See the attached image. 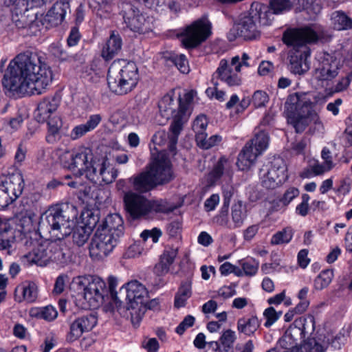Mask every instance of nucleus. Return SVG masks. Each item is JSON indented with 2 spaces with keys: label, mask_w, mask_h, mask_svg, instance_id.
Returning <instances> with one entry per match:
<instances>
[{
  "label": "nucleus",
  "mask_w": 352,
  "mask_h": 352,
  "mask_svg": "<svg viewBox=\"0 0 352 352\" xmlns=\"http://www.w3.org/2000/svg\"><path fill=\"white\" fill-rule=\"evenodd\" d=\"M38 197V195L35 194L30 203L26 201L29 208L23 214V263L41 267L50 261L65 263L69 259V251L57 247L56 242L43 239L36 230L38 219L34 202Z\"/></svg>",
  "instance_id": "nucleus-1"
},
{
  "label": "nucleus",
  "mask_w": 352,
  "mask_h": 352,
  "mask_svg": "<svg viewBox=\"0 0 352 352\" xmlns=\"http://www.w3.org/2000/svg\"><path fill=\"white\" fill-rule=\"evenodd\" d=\"M77 216L78 210L74 205L53 206L42 214L40 228L48 232L49 240L56 242L57 247L69 251L65 239L74 231Z\"/></svg>",
  "instance_id": "nucleus-2"
},
{
  "label": "nucleus",
  "mask_w": 352,
  "mask_h": 352,
  "mask_svg": "<svg viewBox=\"0 0 352 352\" xmlns=\"http://www.w3.org/2000/svg\"><path fill=\"white\" fill-rule=\"evenodd\" d=\"M52 68L38 52L30 48L23 52V96L41 95L52 84Z\"/></svg>",
  "instance_id": "nucleus-3"
},
{
  "label": "nucleus",
  "mask_w": 352,
  "mask_h": 352,
  "mask_svg": "<svg viewBox=\"0 0 352 352\" xmlns=\"http://www.w3.org/2000/svg\"><path fill=\"white\" fill-rule=\"evenodd\" d=\"M319 31L316 26H304L289 29L283 35V41L287 46L292 47L295 52L289 54V69L295 74H303L308 67L303 59L310 55L308 44L316 43L319 39Z\"/></svg>",
  "instance_id": "nucleus-4"
},
{
  "label": "nucleus",
  "mask_w": 352,
  "mask_h": 352,
  "mask_svg": "<svg viewBox=\"0 0 352 352\" xmlns=\"http://www.w3.org/2000/svg\"><path fill=\"white\" fill-rule=\"evenodd\" d=\"M70 155V160L64 162V167L68 168L76 176L85 174L86 177L95 184H108L117 177L109 160L103 155Z\"/></svg>",
  "instance_id": "nucleus-5"
},
{
  "label": "nucleus",
  "mask_w": 352,
  "mask_h": 352,
  "mask_svg": "<svg viewBox=\"0 0 352 352\" xmlns=\"http://www.w3.org/2000/svg\"><path fill=\"white\" fill-rule=\"evenodd\" d=\"M272 14L268 6L260 3H253L249 11L241 14L239 21L234 24L228 34L230 41L237 37L244 40H253L260 36L258 25L270 24Z\"/></svg>",
  "instance_id": "nucleus-6"
},
{
  "label": "nucleus",
  "mask_w": 352,
  "mask_h": 352,
  "mask_svg": "<svg viewBox=\"0 0 352 352\" xmlns=\"http://www.w3.org/2000/svg\"><path fill=\"white\" fill-rule=\"evenodd\" d=\"M311 95L308 93L291 94L286 104L291 109L288 114V122L297 133H301L309 125L314 124L315 129L322 127V122L311 101Z\"/></svg>",
  "instance_id": "nucleus-7"
},
{
  "label": "nucleus",
  "mask_w": 352,
  "mask_h": 352,
  "mask_svg": "<svg viewBox=\"0 0 352 352\" xmlns=\"http://www.w3.org/2000/svg\"><path fill=\"white\" fill-rule=\"evenodd\" d=\"M138 80V69L133 62L124 59L114 60L109 68L108 86L116 94L123 95L131 91Z\"/></svg>",
  "instance_id": "nucleus-8"
},
{
  "label": "nucleus",
  "mask_w": 352,
  "mask_h": 352,
  "mask_svg": "<svg viewBox=\"0 0 352 352\" xmlns=\"http://www.w3.org/2000/svg\"><path fill=\"white\" fill-rule=\"evenodd\" d=\"M60 104V98L57 96L43 98L35 111V118L38 122H47L48 133L46 140L54 143L59 138L60 129L63 126L61 118L56 114Z\"/></svg>",
  "instance_id": "nucleus-9"
},
{
  "label": "nucleus",
  "mask_w": 352,
  "mask_h": 352,
  "mask_svg": "<svg viewBox=\"0 0 352 352\" xmlns=\"http://www.w3.org/2000/svg\"><path fill=\"white\" fill-rule=\"evenodd\" d=\"M123 201L126 213L133 219H140L153 212L163 211V206L159 201L149 199L145 195L131 190L124 192Z\"/></svg>",
  "instance_id": "nucleus-10"
},
{
  "label": "nucleus",
  "mask_w": 352,
  "mask_h": 352,
  "mask_svg": "<svg viewBox=\"0 0 352 352\" xmlns=\"http://www.w3.org/2000/svg\"><path fill=\"white\" fill-rule=\"evenodd\" d=\"M74 283L83 287L85 309H95L102 305L104 296L108 294L104 280L98 276H78Z\"/></svg>",
  "instance_id": "nucleus-11"
},
{
  "label": "nucleus",
  "mask_w": 352,
  "mask_h": 352,
  "mask_svg": "<svg viewBox=\"0 0 352 352\" xmlns=\"http://www.w3.org/2000/svg\"><path fill=\"white\" fill-rule=\"evenodd\" d=\"M249 59L250 56L246 53H243L241 58L239 56L232 57L230 63L226 59H221L212 75V81L217 78L229 87L240 85L242 80L239 74L243 66L250 67Z\"/></svg>",
  "instance_id": "nucleus-12"
},
{
  "label": "nucleus",
  "mask_w": 352,
  "mask_h": 352,
  "mask_svg": "<svg viewBox=\"0 0 352 352\" xmlns=\"http://www.w3.org/2000/svg\"><path fill=\"white\" fill-rule=\"evenodd\" d=\"M1 84L5 95L12 99L22 98V52L10 60Z\"/></svg>",
  "instance_id": "nucleus-13"
},
{
  "label": "nucleus",
  "mask_w": 352,
  "mask_h": 352,
  "mask_svg": "<svg viewBox=\"0 0 352 352\" xmlns=\"http://www.w3.org/2000/svg\"><path fill=\"white\" fill-rule=\"evenodd\" d=\"M122 287L126 289V299L131 303V322L134 326H138L144 316L143 305L148 297V292L146 287L137 280L128 282Z\"/></svg>",
  "instance_id": "nucleus-14"
},
{
  "label": "nucleus",
  "mask_w": 352,
  "mask_h": 352,
  "mask_svg": "<svg viewBox=\"0 0 352 352\" xmlns=\"http://www.w3.org/2000/svg\"><path fill=\"white\" fill-rule=\"evenodd\" d=\"M211 33V23L206 18H201L184 28L179 37L185 48L192 49L204 42Z\"/></svg>",
  "instance_id": "nucleus-15"
},
{
  "label": "nucleus",
  "mask_w": 352,
  "mask_h": 352,
  "mask_svg": "<svg viewBox=\"0 0 352 352\" xmlns=\"http://www.w3.org/2000/svg\"><path fill=\"white\" fill-rule=\"evenodd\" d=\"M195 95V91H189L178 100L179 110L176 117H175V122L171 123L170 126V130L172 133V135L168 142V148L170 153L175 152L178 135L182 131L184 125L189 119L191 114L190 104L193 100Z\"/></svg>",
  "instance_id": "nucleus-16"
},
{
  "label": "nucleus",
  "mask_w": 352,
  "mask_h": 352,
  "mask_svg": "<svg viewBox=\"0 0 352 352\" xmlns=\"http://www.w3.org/2000/svg\"><path fill=\"white\" fill-rule=\"evenodd\" d=\"M341 68L340 59L333 54H322L318 58V65L314 73V80L318 86L327 87L338 75Z\"/></svg>",
  "instance_id": "nucleus-17"
},
{
  "label": "nucleus",
  "mask_w": 352,
  "mask_h": 352,
  "mask_svg": "<svg viewBox=\"0 0 352 352\" xmlns=\"http://www.w3.org/2000/svg\"><path fill=\"white\" fill-rule=\"evenodd\" d=\"M120 238L97 228L89 244V256L94 261L106 258L116 248Z\"/></svg>",
  "instance_id": "nucleus-18"
},
{
  "label": "nucleus",
  "mask_w": 352,
  "mask_h": 352,
  "mask_svg": "<svg viewBox=\"0 0 352 352\" xmlns=\"http://www.w3.org/2000/svg\"><path fill=\"white\" fill-rule=\"evenodd\" d=\"M146 168L157 186L166 184L175 177L173 164L167 155H156Z\"/></svg>",
  "instance_id": "nucleus-19"
},
{
  "label": "nucleus",
  "mask_w": 352,
  "mask_h": 352,
  "mask_svg": "<svg viewBox=\"0 0 352 352\" xmlns=\"http://www.w3.org/2000/svg\"><path fill=\"white\" fill-rule=\"evenodd\" d=\"M122 15L127 27L134 32L145 34L152 30L148 18L131 3L122 4Z\"/></svg>",
  "instance_id": "nucleus-20"
},
{
  "label": "nucleus",
  "mask_w": 352,
  "mask_h": 352,
  "mask_svg": "<svg viewBox=\"0 0 352 352\" xmlns=\"http://www.w3.org/2000/svg\"><path fill=\"white\" fill-rule=\"evenodd\" d=\"M97 324V318L94 314L84 315L76 318L69 325L67 340L73 342L86 332L91 331Z\"/></svg>",
  "instance_id": "nucleus-21"
},
{
  "label": "nucleus",
  "mask_w": 352,
  "mask_h": 352,
  "mask_svg": "<svg viewBox=\"0 0 352 352\" xmlns=\"http://www.w3.org/2000/svg\"><path fill=\"white\" fill-rule=\"evenodd\" d=\"M67 12H70V5L67 0L56 1L43 15L45 28H51L61 25L65 19Z\"/></svg>",
  "instance_id": "nucleus-22"
},
{
  "label": "nucleus",
  "mask_w": 352,
  "mask_h": 352,
  "mask_svg": "<svg viewBox=\"0 0 352 352\" xmlns=\"http://www.w3.org/2000/svg\"><path fill=\"white\" fill-rule=\"evenodd\" d=\"M23 34L35 36L41 34L43 28L45 27L43 14H39L34 9H27L23 13Z\"/></svg>",
  "instance_id": "nucleus-23"
},
{
  "label": "nucleus",
  "mask_w": 352,
  "mask_h": 352,
  "mask_svg": "<svg viewBox=\"0 0 352 352\" xmlns=\"http://www.w3.org/2000/svg\"><path fill=\"white\" fill-rule=\"evenodd\" d=\"M274 166H279V175L271 177L264 173H261V184L263 187L273 189L284 183L288 178L287 165L281 155H273Z\"/></svg>",
  "instance_id": "nucleus-24"
},
{
  "label": "nucleus",
  "mask_w": 352,
  "mask_h": 352,
  "mask_svg": "<svg viewBox=\"0 0 352 352\" xmlns=\"http://www.w3.org/2000/svg\"><path fill=\"white\" fill-rule=\"evenodd\" d=\"M158 107L160 114L164 118L165 121L172 118V123L175 122V117H176L179 110V103L178 100L175 99L173 92H170L164 96L159 101Z\"/></svg>",
  "instance_id": "nucleus-25"
},
{
  "label": "nucleus",
  "mask_w": 352,
  "mask_h": 352,
  "mask_svg": "<svg viewBox=\"0 0 352 352\" xmlns=\"http://www.w3.org/2000/svg\"><path fill=\"white\" fill-rule=\"evenodd\" d=\"M128 180L133 190H135V192L140 194L149 192L157 187L146 169L144 171L133 175Z\"/></svg>",
  "instance_id": "nucleus-26"
},
{
  "label": "nucleus",
  "mask_w": 352,
  "mask_h": 352,
  "mask_svg": "<svg viewBox=\"0 0 352 352\" xmlns=\"http://www.w3.org/2000/svg\"><path fill=\"white\" fill-rule=\"evenodd\" d=\"M269 145V136L267 133L261 131L248 142L242 148L241 154H261Z\"/></svg>",
  "instance_id": "nucleus-27"
},
{
  "label": "nucleus",
  "mask_w": 352,
  "mask_h": 352,
  "mask_svg": "<svg viewBox=\"0 0 352 352\" xmlns=\"http://www.w3.org/2000/svg\"><path fill=\"white\" fill-rule=\"evenodd\" d=\"M123 224V219L120 214L116 213L111 214L105 218L104 221L99 225L98 228L120 239L124 234Z\"/></svg>",
  "instance_id": "nucleus-28"
},
{
  "label": "nucleus",
  "mask_w": 352,
  "mask_h": 352,
  "mask_svg": "<svg viewBox=\"0 0 352 352\" xmlns=\"http://www.w3.org/2000/svg\"><path fill=\"white\" fill-rule=\"evenodd\" d=\"M308 162L318 176L329 172L335 166L332 155H320L318 158L312 157L308 160Z\"/></svg>",
  "instance_id": "nucleus-29"
},
{
  "label": "nucleus",
  "mask_w": 352,
  "mask_h": 352,
  "mask_svg": "<svg viewBox=\"0 0 352 352\" xmlns=\"http://www.w3.org/2000/svg\"><path fill=\"white\" fill-rule=\"evenodd\" d=\"M122 44L120 36L112 32L102 48V56L107 60L112 59L120 51Z\"/></svg>",
  "instance_id": "nucleus-30"
},
{
  "label": "nucleus",
  "mask_w": 352,
  "mask_h": 352,
  "mask_svg": "<svg viewBox=\"0 0 352 352\" xmlns=\"http://www.w3.org/2000/svg\"><path fill=\"white\" fill-rule=\"evenodd\" d=\"M260 327V322L255 316H245L237 321V330L246 336H252Z\"/></svg>",
  "instance_id": "nucleus-31"
},
{
  "label": "nucleus",
  "mask_w": 352,
  "mask_h": 352,
  "mask_svg": "<svg viewBox=\"0 0 352 352\" xmlns=\"http://www.w3.org/2000/svg\"><path fill=\"white\" fill-rule=\"evenodd\" d=\"M232 166V162L227 157H221L210 173L212 182L217 181L223 175H230Z\"/></svg>",
  "instance_id": "nucleus-32"
},
{
  "label": "nucleus",
  "mask_w": 352,
  "mask_h": 352,
  "mask_svg": "<svg viewBox=\"0 0 352 352\" xmlns=\"http://www.w3.org/2000/svg\"><path fill=\"white\" fill-rule=\"evenodd\" d=\"M192 295V282L187 279L182 282L175 296V306L177 308L186 305L187 300Z\"/></svg>",
  "instance_id": "nucleus-33"
},
{
  "label": "nucleus",
  "mask_w": 352,
  "mask_h": 352,
  "mask_svg": "<svg viewBox=\"0 0 352 352\" xmlns=\"http://www.w3.org/2000/svg\"><path fill=\"white\" fill-rule=\"evenodd\" d=\"M0 3L6 7L10 8L11 17L16 26L21 28L22 21V0H0Z\"/></svg>",
  "instance_id": "nucleus-34"
},
{
  "label": "nucleus",
  "mask_w": 352,
  "mask_h": 352,
  "mask_svg": "<svg viewBox=\"0 0 352 352\" xmlns=\"http://www.w3.org/2000/svg\"><path fill=\"white\" fill-rule=\"evenodd\" d=\"M333 28L337 30H345L352 28V19L340 11L334 12L331 15Z\"/></svg>",
  "instance_id": "nucleus-35"
},
{
  "label": "nucleus",
  "mask_w": 352,
  "mask_h": 352,
  "mask_svg": "<svg viewBox=\"0 0 352 352\" xmlns=\"http://www.w3.org/2000/svg\"><path fill=\"white\" fill-rule=\"evenodd\" d=\"M92 229L89 226H76L73 232V241L78 247L84 245L89 239Z\"/></svg>",
  "instance_id": "nucleus-36"
},
{
  "label": "nucleus",
  "mask_w": 352,
  "mask_h": 352,
  "mask_svg": "<svg viewBox=\"0 0 352 352\" xmlns=\"http://www.w3.org/2000/svg\"><path fill=\"white\" fill-rule=\"evenodd\" d=\"M10 177L5 175H0V206L4 207L13 201V199L8 195L10 188Z\"/></svg>",
  "instance_id": "nucleus-37"
},
{
  "label": "nucleus",
  "mask_w": 352,
  "mask_h": 352,
  "mask_svg": "<svg viewBox=\"0 0 352 352\" xmlns=\"http://www.w3.org/2000/svg\"><path fill=\"white\" fill-rule=\"evenodd\" d=\"M294 232L292 228L287 227L276 232L271 238L272 245H283L289 243L292 239Z\"/></svg>",
  "instance_id": "nucleus-38"
},
{
  "label": "nucleus",
  "mask_w": 352,
  "mask_h": 352,
  "mask_svg": "<svg viewBox=\"0 0 352 352\" xmlns=\"http://www.w3.org/2000/svg\"><path fill=\"white\" fill-rule=\"evenodd\" d=\"M333 272L331 270H322L315 278L314 287L316 290H322L331 283Z\"/></svg>",
  "instance_id": "nucleus-39"
},
{
  "label": "nucleus",
  "mask_w": 352,
  "mask_h": 352,
  "mask_svg": "<svg viewBox=\"0 0 352 352\" xmlns=\"http://www.w3.org/2000/svg\"><path fill=\"white\" fill-rule=\"evenodd\" d=\"M292 6L289 0H271L268 8L270 12L273 15V14H278L289 10L292 8Z\"/></svg>",
  "instance_id": "nucleus-40"
},
{
  "label": "nucleus",
  "mask_w": 352,
  "mask_h": 352,
  "mask_svg": "<svg viewBox=\"0 0 352 352\" xmlns=\"http://www.w3.org/2000/svg\"><path fill=\"white\" fill-rule=\"evenodd\" d=\"M222 140L221 136L219 135H212L209 138H207V134H204L202 136H199L196 140L197 144L199 147L203 149H209L221 142Z\"/></svg>",
  "instance_id": "nucleus-41"
},
{
  "label": "nucleus",
  "mask_w": 352,
  "mask_h": 352,
  "mask_svg": "<svg viewBox=\"0 0 352 352\" xmlns=\"http://www.w3.org/2000/svg\"><path fill=\"white\" fill-rule=\"evenodd\" d=\"M245 218V209L241 202H238L232 206V219L235 227L241 226Z\"/></svg>",
  "instance_id": "nucleus-42"
},
{
  "label": "nucleus",
  "mask_w": 352,
  "mask_h": 352,
  "mask_svg": "<svg viewBox=\"0 0 352 352\" xmlns=\"http://www.w3.org/2000/svg\"><path fill=\"white\" fill-rule=\"evenodd\" d=\"M236 340V333L231 329L223 331L219 339L221 344L226 352L233 347Z\"/></svg>",
  "instance_id": "nucleus-43"
},
{
  "label": "nucleus",
  "mask_w": 352,
  "mask_h": 352,
  "mask_svg": "<svg viewBox=\"0 0 352 352\" xmlns=\"http://www.w3.org/2000/svg\"><path fill=\"white\" fill-rule=\"evenodd\" d=\"M208 120L204 115H200L196 118L193 122L192 130L195 133L196 140L199 136H202L206 134V130L208 126Z\"/></svg>",
  "instance_id": "nucleus-44"
},
{
  "label": "nucleus",
  "mask_w": 352,
  "mask_h": 352,
  "mask_svg": "<svg viewBox=\"0 0 352 352\" xmlns=\"http://www.w3.org/2000/svg\"><path fill=\"white\" fill-rule=\"evenodd\" d=\"M38 298V288L33 282L26 283L23 285V300L28 302H34Z\"/></svg>",
  "instance_id": "nucleus-45"
},
{
  "label": "nucleus",
  "mask_w": 352,
  "mask_h": 352,
  "mask_svg": "<svg viewBox=\"0 0 352 352\" xmlns=\"http://www.w3.org/2000/svg\"><path fill=\"white\" fill-rule=\"evenodd\" d=\"M172 62L183 74H188L190 71L188 61L184 54H174L171 57Z\"/></svg>",
  "instance_id": "nucleus-46"
},
{
  "label": "nucleus",
  "mask_w": 352,
  "mask_h": 352,
  "mask_svg": "<svg viewBox=\"0 0 352 352\" xmlns=\"http://www.w3.org/2000/svg\"><path fill=\"white\" fill-rule=\"evenodd\" d=\"M257 155H239L236 164L241 170H248L256 162Z\"/></svg>",
  "instance_id": "nucleus-47"
},
{
  "label": "nucleus",
  "mask_w": 352,
  "mask_h": 352,
  "mask_svg": "<svg viewBox=\"0 0 352 352\" xmlns=\"http://www.w3.org/2000/svg\"><path fill=\"white\" fill-rule=\"evenodd\" d=\"M281 314V311L277 312L272 307L266 309L263 313V315L266 318V321L264 324L265 327H271L278 320Z\"/></svg>",
  "instance_id": "nucleus-48"
},
{
  "label": "nucleus",
  "mask_w": 352,
  "mask_h": 352,
  "mask_svg": "<svg viewBox=\"0 0 352 352\" xmlns=\"http://www.w3.org/2000/svg\"><path fill=\"white\" fill-rule=\"evenodd\" d=\"M177 255V248L168 247L164 250L163 254L161 256L160 261L170 267L173 263Z\"/></svg>",
  "instance_id": "nucleus-49"
},
{
  "label": "nucleus",
  "mask_w": 352,
  "mask_h": 352,
  "mask_svg": "<svg viewBox=\"0 0 352 352\" xmlns=\"http://www.w3.org/2000/svg\"><path fill=\"white\" fill-rule=\"evenodd\" d=\"M241 267L243 274L246 276H253L258 270V263L252 259L242 261Z\"/></svg>",
  "instance_id": "nucleus-50"
},
{
  "label": "nucleus",
  "mask_w": 352,
  "mask_h": 352,
  "mask_svg": "<svg viewBox=\"0 0 352 352\" xmlns=\"http://www.w3.org/2000/svg\"><path fill=\"white\" fill-rule=\"evenodd\" d=\"M50 52L56 58L61 60H69L72 56L67 54L62 46L58 43H53L50 47Z\"/></svg>",
  "instance_id": "nucleus-51"
},
{
  "label": "nucleus",
  "mask_w": 352,
  "mask_h": 352,
  "mask_svg": "<svg viewBox=\"0 0 352 352\" xmlns=\"http://www.w3.org/2000/svg\"><path fill=\"white\" fill-rule=\"evenodd\" d=\"M269 100L266 92L258 90L252 96V103L255 107L258 108L265 106Z\"/></svg>",
  "instance_id": "nucleus-52"
},
{
  "label": "nucleus",
  "mask_w": 352,
  "mask_h": 352,
  "mask_svg": "<svg viewBox=\"0 0 352 352\" xmlns=\"http://www.w3.org/2000/svg\"><path fill=\"white\" fill-rule=\"evenodd\" d=\"M162 231L160 229L154 228L152 230H144L141 233L140 236L144 241L151 238L153 243H157L159 241L160 237L162 236Z\"/></svg>",
  "instance_id": "nucleus-53"
},
{
  "label": "nucleus",
  "mask_w": 352,
  "mask_h": 352,
  "mask_svg": "<svg viewBox=\"0 0 352 352\" xmlns=\"http://www.w3.org/2000/svg\"><path fill=\"white\" fill-rule=\"evenodd\" d=\"M195 321V317L191 315L186 316L181 323L177 327L175 331L179 335H182L184 331L193 326Z\"/></svg>",
  "instance_id": "nucleus-54"
},
{
  "label": "nucleus",
  "mask_w": 352,
  "mask_h": 352,
  "mask_svg": "<svg viewBox=\"0 0 352 352\" xmlns=\"http://www.w3.org/2000/svg\"><path fill=\"white\" fill-rule=\"evenodd\" d=\"M58 316V311L56 308L52 305H47L42 307L41 318L47 321H53Z\"/></svg>",
  "instance_id": "nucleus-55"
},
{
  "label": "nucleus",
  "mask_w": 352,
  "mask_h": 352,
  "mask_svg": "<svg viewBox=\"0 0 352 352\" xmlns=\"http://www.w3.org/2000/svg\"><path fill=\"white\" fill-rule=\"evenodd\" d=\"M299 190L294 187L288 188L280 199V202L285 205H288L294 198L299 195Z\"/></svg>",
  "instance_id": "nucleus-56"
},
{
  "label": "nucleus",
  "mask_w": 352,
  "mask_h": 352,
  "mask_svg": "<svg viewBox=\"0 0 352 352\" xmlns=\"http://www.w3.org/2000/svg\"><path fill=\"white\" fill-rule=\"evenodd\" d=\"M142 346L146 349L147 352H157L160 344L156 338H146L142 342Z\"/></svg>",
  "instance_id": "nucleus-57"
},
{
  "label": "nucleus",
  "mask_w": 352,
  "mask_h": 352,
  "mask_svg": "<svg viewBox=\"0 0 352 352\" xmlns=\"http://www.w3.org/2000/svg\"><path fill=\"white\" fill-rule=\"evenodd\" d=\"M351 184L350 179L345 178V179H342L340 182V185L338 187V188L336 190V192L338 195L345 196V195H348L349 193V192L351 191Z\"/></svg>",
  "instance_id": "nucleus-58"
},
{
  "label": "nucleus",
  "mask_w": 352,
  "mask_h": 352,
  "mask_svg": "<svg viewBox=\"0 0 352 352\" xmlns=\"http://www.w3.org/2000/svg\"><path fill=\"white\" fill-rule=\"evenodd\" d=\"M352 74H349L345 77L340 78L338 82L334 86L333 92H340L345 90L351 81Z\"/></svg>",
  "instance_id": "nucleus-59"
},
{
  "label": "nucleus",
  "mask_w": 352,
  "mask_h": 352,
  "mask_svg": "<svg viewBox=\"0 0 352 352\" xmlns=\"http://www.w3.org/2000/svg\"><path fill=\"white\" fill-rule=\"evenodd\" d=\"M270 166L268 165H265L261 169V173H264L267 175H271V177H275L277 175H279L280 168L279 166H274L273 164V155L270 158Z\"/></svg>",
  "instance_id": "nucleus-60"
},
{
  "label": "nucleus",
  "mask_w": 352,
  "mask_h": 352,
  "mask_svg": "<svg viewBox=\"0 0 352 352\" xmlns=\"http://www.w3.org/2000/svg\"><path fill=\"white\" fill-rule=\"evenodd\" d=\"M143 248L140 242H136L129 246L126 254L127 257L133 258L140 256L142 252Z\"/></svg>",
  "instance_id": "nucleus-61"
},
{
  "label": "nucleus",
  "mask_w": 352,
  "mask_h": 352,
  "mask_svg": "<svg viewBox=\"0 0 352 352\" xmlns=\"http://www.w3.org/2000/svg\"><path fill=\"white\" fill-rule=\"evenodd\" d=\"M89 132L85 124H79L75 126L71 131V137L73 140H76Z\"/></svg>",
  "instance_id": "nucleus-62"
},
{
  "label": "nucleus",
  "mask_w": 352,
  "mask_h": 352,
  "mask_svg": "<svg viewBox=\"0 0 352 352\" xmlns=\"http://www.w3.org/2000/svg\"><path fill=\"white\" fill-rule=\"evenodd\" d=\"M102 117L100 114L91 115L87 121L85 123L89 131L95 129L100 123Z\"/></svg>",
  "instance_id": "nucleus-63"
},
{
  "label": "nucleus",
  "mask_w": 352,
  "mask_h": 352,
  "mask_svg": "<svg viewBox=\"0 0 352 352\" xmlns=\"http://www.w3.org/2000/svg\"><path fill=\"white\" fill-rule=\"evenodd\" d=\"M219 203V196L217 194H213L206 200L204 207L207 211H212L214 210Z\"/></svg>",
  "instance_id": "nucleus-64"
}]
</instances>
